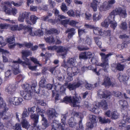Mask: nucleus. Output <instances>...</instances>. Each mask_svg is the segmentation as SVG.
I'll return each mask as SVG.
<instances>
[{
    "label": "nucleus",
    "mask_w": 130,
    "mask_h": 130,
    "mask_svg": "<svg viewBox=\"0 0 130 130\" xmlns=\"http://www.w3.org/2000/svg\"><path fill=\"white\" fill-rule=\"evenodd\" d=\"M37 85L36 83L33 84L31 86L28 84H26L23 87L25 91L21 90L20 91V96L22 97L24 99L26 100H29L31 99L32 93L33 92L38 94L40 93L41 94L45 95L44 91L42 93H40V91L39 90L37 91H36L35 88Z\"/></svg>",
    "instance_id": "f257e3e1"
},
{
    "label": "nucleus",
    "mask_w": 130,
    "mask_h": 130,
    "mask_svg": "<svg viewBox=\"0 0 130 130\" xmlns=\"http://www.w3.org/2000/svg\"><path fill=\"white\" fill-rule=\"evenodd\" d=\"M66 115H62L61 117V122L59 124L58 121L54 120L52 125L51 130H66L65 128Z\"/></svg>",
    "instance_id": "f03ea898"
},
{
    "label": "nucleus",
    "mask_w": 130,
    "mask_h": 130,
    "mask_svg": "<svg viewBox=\"0 0 130 130\" xmlns=\"http://www.w3.org/2000/svg\"><path fill=\"white\" fill-rule=\"evenodd\" d=\"M79 72V70L76 66L68 68L67 73L68 77H67V81L70 82L72 80V77L77 75Z\"/></svg>",
    "instance_id": "7ed1b4c3"
},
{
    "label": "nucleus",
    "mask_w": 130,
    "mask_h": 130,
    "mask_svg": "<svg viewBox=\"0 0 130 130\" xmlns=\"http://www.w3.org/2000/svg\"><path fill=\"white\" fill-rule=\"evenodd\" d=\"M63 99L64 102L66 103H69L72 106L79 107L81 98H77L76 95L75 96H73L72 99H71V97H66Z\"/></svg>",
    "instance_id": "20e7f679"
},
{
    "label": "nucleus",
    "mask_w": 130,
    "mask_h": 130,
    "mask_svg": "<svg viewBox=\"0 0 130 130\" xmlns=\"http://www.w3.org/2000/svg\"><path fill=\"white\" fill-rule=\"evenodd\" d=\"M100 55L101 57V59L103 63H101L100 66L103 67V69L105 72H107V69L108 68L109 65L108 63L107 58L109 56L112 55L111 53H109L107 55H105L104 53H100ZM99 65H97L98 66Z\"/></svg>",
    "instance_id": "39448f33"
},
{
    "label": "nucleus",
    "mask_w": 130,
    "mask_h": 130,
    "mask_svg": "<svg viewBox=\"0 0 130 130\" xmlns=\"http://www.w3.org/2000/svg\"><path fill=\"white\" fill-rule=\"evenodd\" d=\"M36 112L37 114L40 115L42 117L41 122L42 123V129L40 128L42 130L45 129L49 125V124L47 122V121L46 119L44 117L43 114L45 112V110L42 109H41L38 107L36 108Z\"/></svg>",
    "instance_id": "423d86ee"
},
{
    "label": "nucleus",
    "mask_w": 130,
    "mask_h": 130,
    "mask_svg": "<svg viewBox=\"0 0 130 130\" xmlns=\"http://www.w3.org/2000/svg\"><path fill=\"white\" fill-rule=\"evenodd\" d=\"M48 49L49 50H56L58 53H61V55L62 56V58H64L66 54L68 49L61 46L58 47L56 46H49L48 47Z\"/></svg>",
    "instance_id": "0eeeda50"
},
{
    "label": "nucleus",
    "mask_w": 130,
    "mask_h": 130,
    "mask_svg": "<svg viewBox=\"0 0 130 130\" xmlns=\"http://www.w3.org/2000/svg\"><path fill=\"white\" fill-rule=\"evenodd\" d=\"M31 118L34 121V123L29 126L28 128L30 130H33L30 129L31 127L33 128L35 130H42L39 129V126L38 124V122L39 116L36 114H32L30 116Z\"/></svg>",
    "instance_id": "6e6552de"
},
{
    "label": "nucleus",
    "mask_w": 130,
    "mask_h": 130,
    "mask_svg": "<svg viewBox=\"0 0 130 130\" xmlns=\"http://www.w3.org/2000/svg\"><path fill=\"white\" fill-rule=\"evenodd\" d=\"M23 29L24 31L23 32L24 34H27L33 35V34L31 33V27H29L28 26L24 25L22 24H20L19 26H18V30L20 31Z\"/></svg>",
    "instance_id": "1a4fd4ad"
},
{
    "label": "nucleus",
    "mask_w": 130,
    "mask_h": 130,
    "mask_svg": "<svg viewBox=\"0 0 130 130\" xmlns=\"http://www.w3.org/2000/svg\"><path fill=\"white\" fill-rule=\"evenodd\" d=\"M77 63L76 59L74 58H69L66 62L64 60L62 63L61 66L62 67L67 68L69 66H75Z\"/></svg>",
    "instance_id": "9d476101"
},
{
    "label": "nucleus",
    "mask_w": 130,
    "mask_h": 130,
    "mask_svg": "<svg viewBox=\"0 0 130 130\" xmlns=\"http://www.w3.org/2000/svg\"><path fill=\"white\" fill-rule=\"evenodd\" d=\"M13 62L16 65V67L15 66H14L12 68V70L14 74L16 75L20 72V71L19 69V64L21 63L23 66H24V63L19 59L17 61H13Z\"/></svg>",
    "instance_id": "9b49d317"
},
{
    "label": "nucleus",
    "mask_w": 130,
    "mask_h": 130,
    "mask_svg": "<svg viewBox=\"0 0 130 130\" xmlns=\"http://www.w3.org/2000/svg\"><path fill=\"white\" fill-rule=\"evenodd\" d=\"M115 12L116 14L119 15V16L123 18H125L127 16V14L125 9L121 7L117 8L115 9Z\"/></svg>",
    "instance_id": "f8f14e48"
},
{
    "label": "nucleus",
    "mask_w": 130,
    "mask_h": 130,
    "mask_svg": "<svg viewBox=\"0 0 130 130\" xmlns=\"http://www.w3.org/2000/svg\"><path fill=\"white\" fill-rule=\"evenodd\" d=\"M96 117L94 115H90L89 116V119L91 122L87 123V126L89 128H92L96 125Z\"/></svg>",
    "instance_id": "ddd939ff"
},
{
    "label": "nucleus",
    "mask_w": 130,
    "mask_h": 130,
    "mask_svg": "<svg viewBox=\"0 0 130 130\" xmlns=\"http://www.w3.org/2000/svg\"><path fill=\"white\" fill-rule=\"evenodd\" d=\"M85 26L86 28L90 29H93V33L95 35H102L104 34L102 31L101 29L99 28L94 27L92 25H88L87 24H85Z\"/></svg>",
    "instance_id": "4468645a"
},
{
    "label": "nucleus",
    "mask_w": 130,
    "mask_h": 130,
    "mask_svg": "<svg viewBox=\"0 0 130 130\" xmlns=\"http://www.w3.org/2000/svg\"><path fill=\"white\" fill-rule=\"evenodd\" d=\"M118 78L120 82H123L124 84H126L129 78L128 75L119 74L117 75Z\"/></svg>",
    "instance_id": "2eb2a0df"
},
{
    "label": "nucleus",
    "mask_w": 130,
    "mask_h": 130,
    "mask_svg": "<svg viewBox=\"0 0 130 130\" xmlns=\"http://www.w3.org/2000/svg\"><path fill=\"white\" fill-rule=\"evenodd\" d=\"M110 95V92L108 91H104L99 90L98 93V96L101 98H107Z\"/></svg>",
    "instance_id": "dca6fc26"
},
{
    "label": "nucleus",
    "mask_w": 130,
    "mask_h": 130,
    "mask_svg": "<svg viewBox=\"0 0 130 130\" xmlns=\"http://www.w3.org/2000/svg\"><path fill=\"white\" fill-rule=\"evenodd\" d=\"M29 16V14L28 12H24L20 13L18 18V20L20 22H23L24 19H25L26 20H27Z\"/></svg>",
    "instance_id": "f3484780"
},
{
    "label": "nucleus",
    "mask_w": 130,
    "mask_h": 130,
    "mask_svg": "<svg viewBox=\"0 0 130 130\" xmlns=\"http://www.w3.org/2000/svg\"><path fill=\"white\" fill-rule=\"evenodd\" d=\"M47 115L49 118L50 119L54 118L58 116V114L56 112L54 109L51 108L48 110Z\"/></svg>",
    "instance_id": "a211bd4d"
},
{
    "label": "nucleus",
    "mask_w": 130,
    "mask_h": 130,
    "mask_svg": "<svg viewBox=\"0 0 130 130\" xmlns=\"http://www.w3.org/2000/svg\"><path fill=\"white\" fill-rule=\"evenodd\" d=\"M111 7L107 2H105L103 3L102 5H101L99 8V10L100 11H105L109 9Z\"/></svg>",
    "instance_id": "6ab92c4d"
},
{
    "label": "nucleus",
    "mask_w": 130,
    "mask_h": 130,
    "mask_svg": "<svg viewBox=\"0 0 130 130\" xmlns=\"http://www.w3.org/2000/svg\"><path fill=\"white\" fill-rule=\"evenodd\" d=\"M94 105V104L93 106L91 105V104H89L88 102L86 101L84 102V106L87 107L90 110L95 113H96V110H97L96 108L98 107V106H96L95 107V106H93Z\"/></svg>",
    "instance_id": "aec40b11"
},
{
    "label": "nucleus",
    "mask_w": 130,
    "mask_h": 130,
    "mask_svg": "<svg viewBox=\"0 0 130 130\" xmlns=\"http://www.w3.org/2000/svg\"><path fill=\"white\" fill-rule=\"evenodd\" d=\"M94 105L95 107L96 106H98V107L96 108L97 110H96V112L99 106L101 107L103 109H107L108 108V105L105 100H103L100 102L99 103L98 105L96 104L95 103H94Z\"/></svg>",
    "instance_id": "412c9836"
},
{
    "label": "nucleus",
    "mask_w": 130,
    "mask_h": 130,
    "mask_svg": "<svg viewBox=\"0 0 130 130\" xmlns=\"http://www.w3.org/2000/svg\"><path fill=\"white\" fill-rule=\"evenodd\" d=\"M7 8L5 6L4 7V9L6 13L9 14H12L13 15H15L18 12V10L15 8H12L11 10H9L7 9Z\"/></svg>",
    "instance_id": "4be33fe9"
},
{
    "label": "nucleus",
    "mask_w": 130,
    "mask_h": 130,
    "mask_svg": "<svg viewBox=\"0 0 130 130\" xmlns=\"http://www.w3.org/2000/svg\"><path fill=\"white\" fill-rule=\"evenodd\" d=\"M21 124L22 125V127L23 128H28L29 130H30L28 128L30 126H29V122L27 121L25 118L21 119ZM30 129L33 130H35L34 128H33L31 127Z\"/></svg>",
    "instance_id": "5701e85b"
},
{
    "label": "nucleus",
    "mask_w": 130,
    "mask_h": 130,
    "mask_svg": "<svg viewBox=\"0 0 130 130\" xmlns=\"http://www.w3.org/2000/svg\"><path fill=\"white\" fill-rule=\"evenodd\" d=\"M26 59H25V61L23 62L24 63V66L25 65H27L28 66V68L30 70L32 71L36 70L37 66H31V63L30 60L27 58H26Z\"/></svg>",
    "instance_id": "b1692460"
},
{
    "label": "nucleus",
    "mask_w": 130,
    "mask_h": 130,
    "mask_svg": "<svg viewBox=\"0 0 130 130\" xmlns=\"http://www.w3.org/2000/svg\"><path fill=\"white\" fill-rule=\"evenodd\" d=\"M30 19L31 22L27 20H26V22L28 24L31 25L36 23L37 20L38 19V18L36 16L32 15L30 16Z\"/></svg>",
    "instance_id": "393cba45"
},
{
    "label": "nucleus",
    "mask_w": 130,
    "mask_h": 130,
    "mask_svg": "<svg viewBox=\"0 0 130 130\" xmlns=\"http://www.w3.org/2000/svg\"><path fill=\"white\" fill-rule=\"evenodd\" d=\"M23 2L22 1H20L19 2H17L14 1H11L10 3L9 2H7L5 3V5H8L10 6L11 4H12L14 6L18 7L21 6L22 5Z\"/></svg>",
    "instance_id": "a878e982"
},
{
    "label": "nucleus",
    "mask_w": 130,
    "mask_h": 130,
    "mask_svg": "<svg viewBox=\"0 0 130 130\" xmlns=\"http://www.w3.org/2000/svg\"><path fill=\"white\" fill-rule=\"evenodd\" d=\"M7 41L9 43L8 47L10 48H14L16 45V44H13L14 42V40L13 37H12L8 39Z\"/></svg>",
    "instance_id": "bb28decb"
},
{
    "label": "nucleus",
    "mask_w": 130,
    "mask_h": 130,
    "mask_svg": "<svg viewBox=\"0 0 130 130\" xmlns=\"http://www.w3.org/2000/svg\"><path fill=\"white\" fill-rule=\"evenodd\" d=\"M79 42L80 43H83L85 44H87L89 45H90L91 43V41L90 39L88 37H87L84 39H80Z\"/></svg>",
    "instance_id": "cd10ccee"
},
{
    "label": "nucleus",
    "mask_w": 130,
    "mask_h": 130,
    "mask_svg": "<svg viewBox=\"0 0 130 130\" xmlns=\"http://www.w3.org/2000/svg\"><path fill=\"white\" fill-rule=\"evenodd\" d=\"M15 88L14 85H10L5 89L6 92L11 94H13L15 91Z\"/></svg>",
    "instance_id": "c85d7f7f"
},
{
    "label": "nucleus",
    "mask_w": 130,
    "mask_h": 130,
    "mask_svg": "<svg viewBox=\"0 0 130 130\" xmlns=\"http://www.w3.org/2000/svg\"><path fill=\"white\" fill-rule=\"evenodd\" d=\"M67 88V84L66 83V84L65 85H63L61 86L59 84L57 83V86H56V91H57L60 89V92H63L65 91Z\"/></svg>",
    "instance_id": "c756f323"
},
{
    "label": "nucleus",
    "mask_w": 130,
    "mask_h": 130,
    "mask_svg": "<svg viewBox=\"0 0 130 130\" xmlns=\"http://www.w3.org/2000/svg\"><path fill=\"white\" fill-rule=\"evenodd\" d=\"M66 33L69 32L68 35V37L70 38L75 32V29L74 28H72L68 29L66 31Z\"/></svg>",
    "instance_id": "7c9ffc66"
},
{
    "label": "nucleus",
    "mask_w": 130,
    "mask_h": 130,
    "mask_svg": "<svg viewBox=\"0 0 130 130\" xmlns=\"http://www.w3.org/2000/svg\"><path fill=\"white\" fill-rule=\"evenodd\" d=\"M103 84L105 85L106 86H109L111 85L110 78L108 76H106L104 78V82Z\"/></svg>",
    "instance_id": "2f4dec72"
},
{
    "label": "nucleus",
    "mask_w": 130,
    "mask_h": 130,
    "mask_svg": "<svg viewBox=\"0 0 130 130\" xmlns=\"http://www.w3.org/2000/svg\"><path fill=\"white\" fill-rule=\"evenodd\" d=\"M115 9L113 10L110 14L108 17L106 19H108L109 20V21L110 22L111 21L114 20V19L115 17V15L116 14V12H115Z\"/></svg>",
    "instance_id": "473e14b6"
},
{
    "label": "nucleus",
    "mask_w": 130,
    "mask_h": 130,
    "mask_svg": "<svg viewBox=\"0 0 130 130\" xmlns=\"http://www.w3.org/2000/svg\"><path fill=\"white\" fill-rule=\"evenodd\" d=\"M31 32L33 34V35H30L31 36H41L43 35V32L41 30H38L33 32L32 31V28L31 27Z\"/></svg>",
    "instance_id": "72a5a7b5"
},
{
    "label": "nucleus",
    "mask_w": 130,
    "mask_h": 130,
    "mask_svg": "<svg viewBox=\"0 0 130 130\" xmlns=\"http://www.w3.org/2000/svg\"><path fill=\"white\" fill-rule=\"evenodd\" d=\"M69 124L70 126L72 128L75 127L76 125V123L73 117H71L69 121Z\"/></svg>",
    "instance_id": "f704fd0d"
},
{
    "label": "nucleus",
    "mask_w": 130,
    "mask_h": 130,
    "mask_svg": "<svg viewBox=\"0 0 130 130\" xmlns=\"http://www.w3.org/2000/svg\"><path fill=\"white\" fill-rule=\"evenodd\" d=\"M120 105L124 109L127 110L128 107L127 102L126 101L120 100L119 101Z\"/></svg>",
    "instance_id": "c9c22d12"
},
{
    "label": "nucleus",
    "mask_w": 130,
    "mask_h": 130,
    "mask_svg": "<svg viewBox=\"0 0 130 130\" xmlns=\"http://www.w3.org/2000/svg\"><path fill=\"white\" fill-rule=\"evenodd\" d=\"M123 119V120L121 122L123 126H124V124L127 122H130V115L125 116Z\"/></svg>",
    "instance_id": "e433bc0d"
},
{
    "label": "nucleus",
    "mask_w": 130,
    "mask_h": 130,
    "mask_svg": "<svg viewBox=\"0 0 130 130\" xmlns=\"http://www.w3.org/2000/svg\"><path fill=\"white\" fill-rule=\"evenodd\" d=\"M0 52L3 54V61L4 62H6L8 61L7 58L4 56V55H6L9 53L8 51L3 49L0 48Z\"/></svg>",
    "instance_id": "4c0bfd02"
},
{
    "label": "nucleus",
    "mask_w": 130,
    "mask_h": 130,
    "mask_svg": "<svg viewBox=\"0 0 130 130\" xmlns=\"http://www.w3.org/2000/svg\"><path fill=\"white\" fill-rule=\"evenodd\" d=\"M19 47H25L27 48H30L32 46V44L30 43L24 42L23 44H17Z\"/></svg>",
    "instance_id": "58836bf2"
},
{
    "label": "nucleus",
    "mask_w": 130,
    "mask_h": 130,
    "mask_svg": "<svg viewBox=\"0 0 130 130\" xmlns=\"http://www.w3.org/2000/svg\"><path fill=\"white\" fill-rule=\"evenodd\" d=\"M67 14L70 17H74L75 16H79V14L75 13L72 10H70L67 12Z\"/></svg>",
    "instance_id": "ea45409f"
},
{
    "label": "nucleus",
    "mask_w": 130,
    "mask_h": 130,
    "mask_svg": "<svg viewBox=\"0 0 130 130\" xmlns=\"http://www.w3.org/2000/svg\"><path fill=\"white\" fill-rule=\"evenodd\" d=\"M45 34L46 35H48L51 34L52 33H59V31L53 28L49 30L45 29Z\"/></svg>",
    "instance_id": "a19ab883"
},
{
    "label": "nucleus",
    "mask_w": 130,
    "mask_h": 130,
    "mask_svg": "<svg viewBox=\"0 0 130 130\" xmlns=\"http://www.w3.org/2000/svg\"><path fill=\"white\" fill-rule=\"evenodd\" d=\"M22 57L24 60L26 59V57L30 55L31 54V53L29 51H23L22 52Z\"/></svg>",
    "instance_id": "79ce46f5"
},
{
    "label": "nucleus",
    "mask_w": 130,
    "mask_h": 130,
    "mask_svg": "<svg viewBox=\"0 0 130 130\" xmlns=\"http://www.w3.org/2000/svg\"><path fill=\"white\" fill-rule=\"evenodd\" d=\"M23 101V99L21 98L16 97H15L14 105H19Z\"/></svg>",
    "instance_id": "37998d69"
},
{
    "label": "nucleus",
    "mask_w": 130,
    "mask_h": 130,
    "mask_svg": "<svg viewBox=\"0 0 130 130\" xmlns=\"http://www.w3.org/2000/svg\"><path fill=\"white\" fill-rule=\"evenodd\" d=\"M116 57L117 59L118 60H119L121 61H122L121 62L122 63L123 62L127 60L126 59H123V57L122 56L121 54L117 55H116ZM127 60L128 61L130 60V56L128 59H127Z\"/></svg>",
    "instance_id": "c03bdc74"
},
{
    "label": "nucleus",
    "mask_w": 130,
    "mask_h": 130,
    "mask_svg": "<svg viewBox=\"0 0 130 130\" xmlns=\"http://www.w3.org/2000/svg\"><path fill=\"white\" fill-rule=\"evenodd\" d=\"M44 38L46 42L49 43H54L55 41V40L52 36L48 38L45 37Z\"/></svg>",
    "instance_id": "a18cd8bd"
},
{
    "label": "nucleus",
    "mask_w": 130,
    "mask_h": 130,
    "mask_svg": "<svg viewBox=\"0 0 130 130\" xmlns=\"http://www.w3.org/2000/svg\"><path fill=\"white\" fill-rule=\"evenodd\" d=\"M29 116V113L27 110L26 108L24 109L22 115V117L21 119L25 118L28 117Z\"/></svg>",
    "instance_id": "49530a36"
},
{
    "label": "nucleus",
    "mask_w": 130,
    "mask_h": 130,
    "mask_svg": "<svg viewBox=\"0 0 130 130\" xmlns=\"http://www.w3.org/2000/svg\"><path fill=\"white\" fill-rule=\"evenodd\" d=\"M72 114L74 116L77 117L81 119H82L84 117L83 114L82 113L73 112H72Z\"/></svg>",
    "instance_id": "de8ad7c7"
},
{
    "label": "nucleus",
    "mask_w": 130,
    "mask_h": 130,
    "mask_svg": "<svg viewBox=\"0 0 130 130\" xmlns=\"http://www.w3.org/2000/svg\"><path fill=\"white\" fill-rule=\"evenodd\" d=\"M99 121L102 123H109L110 121L109 119H106L105 118H99Z\"/></svg>",
    "instance_id": "09e8293b"
},
{
    "label": "nucleus",
    "mask_w": 130,
    "mask_h": 130,
    "mask_svg": "<svg viewBox=\"0 0 130 130\" xmlns=\"http://www.w3.org/2000/svg\"><path fill=\"white\" fill-rule=\"evenodd\" d=\"M98 84L96 83L93 85H92L90 84L87 83L85 85V86L87 89L90 90L92 88L96 87Z\"/></svg>",
    "instance_id": "8fccbe9b"
},
{
    "label": "nucleus",
    "mask_w": 130,
    "mask_h": 130,
    "mask_svg": "<svg viewBox=\"0 0 130 130\" xmlns=\"http://www.w3.org/2000/svg\"><path fill=\"white\" fill-rule=\"evenodd\" d=\"M45 78L43 77H42L41 80L39 83L40 86L42 87H45Z\"/></svg>",
    "instance_id": "3c124183"
},
{
    "label": "nucleus",
    "mask_w": 130,
    "mask_h": 130,
    "mask_svg": "<svg viewBox=\"0 0 130 130\" xmlns=\"http://www.w3.org/2000/svg\"><path fill=\"white\" fill-rule=\"evenodd\" d=\"M102 16V15L100 14L98 16L96 14H94L93 15V20L94 21H96L100 20Z\"/></svg>",
    "instance_id": "603ef678"
},
{
    "label": "nucleus",
    "mask_w": 130,
    "mask_h": 130,
    "mask_svg": "<svg viewBox=\"0 0 130 130\" xmlns=\"http://www.w3.org/2000/svg\"><path fill=\"white\" fill-rule=\"evenodd\" d=\"M109 23L110 22L109 21L108 19H106L104 22L101 23V25L102 27L107 28L108 26Z\"/></svg>",
    "instance_id": "864d4df0"
},
{
    "label": "nucleus",
    "mask_w": 130,
    "mask_h": 130,
    "mask_svg": "<svg viewBox=\"0 0 130 130\" xmlns=\"http://www.w3.org/2000/svg\"><path fill=\"white\" fill-rule=\"evenodd\" d=\"M60 8L62 11L64 12L67 11L68 9V8L66 6V4L64 3L62 4L60 6Z\"/></svg>",
    "instance_id": "5fc2aeb1"
},
{
    "label": "nucleus",
    "mask_w": 130,
    "mask_h": 130,
    "mask_svg": "<svg viewBox=\"0 0 130 130\" xmlns=\"http://www.w3.org/2000/svg\"><path fill=\"white\" fill-rule=\"evenodd\" d=\"M124 65L121 64L119 63L117 64L116 68L118 70L120 71H122L124 70Z\"/></svg>",
    "instance_id": "6e6d98bb"
},
{
    "label": "nucleus",
    "mask_w": 130,
    "mask_h": 130,
    "mask_svg": "<svg viewBox=\"0 0 130 130\" xmlns=\"http://www.w3.org/2000/svg\"><path fill=\"white\" fill-rule=\"evenodd\" d=\"M111 118L113 119H116L118 118L119 116V114L116 111H115L111 113Z\"/></svg>",
    "instance_id": "4d7b16f0"
},
{
    "label": "nucleus",
    "mask_w": 130,
    "mask_h": 130,
    "mask_svg": "<svg viewBox=\"0 0 130 130\" xmlns=\"http://www.w3.org/2000/svg\"><path fill=\"white\" fill-rule=\"evenodd\" d=\"M97 4H94L91 3L90 4V6L94 11H96L98 9V5Z\"/></svg>",
    "instance_id": "13d9d810"
},
{
    "label": "nucleus",
    "mask_w": 130,
    "mask_h": 130,
    "mask_svg": "<svg viewBox=\"0 0 130 130\" xmlns=\"http://www.w3.org/2000/svg\"><path fill=\"white\" fill-rule=\"evenodd\" d=\"M12 128L14 130H22L21 125L19 123H16Z\"/></svg>",
    "instance_id": "bf43d9fd"
},
{
    "label": "nucleus",
    "mask_w": 130,
    "mask_h": 130,
    "mask_svg": "<svg viewBox=\"0 0 130 130\" xmlns=\"http://www.w3.org/2000/svg\"><path fill=\"white\" fill-rule=\"evenodd\" d=\"M30 59L31 61L35 64H38L39 66H42V65L39 63V61L37 60L36 58L33 57H30Z\"/></svg>",
    "instance_id": "052dcab7"
},
{
    "label": "nucleus",
    "mask_w": 130,
    "mask_h": 130,
    "mask_svg": "<svg viewBox=\"0 0 130 130\" xmlns=\"http://www.w3.org/2000/svg\"><path fill=\"white\" fill-rule=\"evenodd\" d=\"M119 26L121 29L123 30H125L127 28V24L125 22H122L119 25Z\"/></svg>",
    "instance_id": "680f3d73"
},
{
    "label": "nucleus",
    "mask_w": 130,
    "mask_h": 130,
    "mask_svg": "<svg viewBox=\"0 0 130 130\" xmlns=\"http://www.w3.org/2000/svg\"><path fill=\"white\" fill-rule=\"evenodd\" d=\"M79 58L84 59H87L86 52L81 53L79 55Z\"/></svg>",
    "instance_id": "e2e57ef3"
},
{
    "label": "nucleus",
    "mask_w": 130,
    "mask_h": 130,
    "mask_svg": "<svg viewBox=\"0 0 130 130\" xmlns=\"http://www.w3.org/2000/svg\"><path fill=\"white\" fill-rule=\"evenodd\" d=\"M6 106V104L3 101L2 98H0V108H2L3 109L5 108Z\"/></svg>",
    "instance_id": "0e129e2a"
},
{
    "label": "nucleus",
    "mask_w": 130,
    "mask_h": 130,
    "mask_svg": "<svg viewBox=\"0 0 130 130\" xmlns=\"http://www.w3.org/2000/svg\"><path fill=\"white\" fill-rule=\"evenodd\" d=\"M110 22L109 24H110V26L111 28L115 29V28L117 26V23L114 21H111Z\"/></svg>",
    "instance_id": "69168bd1"
},
{
    "label": "nucleus",
    "mask_w": 130,
    "mask_h": 130,
    "mask_svg": "<svg viewBox=\"0 0 130 130\" xmlns=\"http://www.w3.org/2000/svg\"><path fill=\"white\" fill-rule=\"evenodd\" d=\"M67 88H68L70 90H72L75 88L74 84L69 83L67 84Z\"/></svg>",
    "instance_id": "338daca9"
},
{
    "label": "nucleus",
    "mask_w": 130,
    "mask_h": 130,
    "mask_svg": "<svg viewBox=\"0 0 130 130\" xmlns=\"http://www.w3.org/2000/svg\"><path fill=\"white\" fill-rule=\"evenodd\" d=\"M9 25L8 24H0V29H7L9 26Z\"/></svg>",
    "instance_id": "774afa93"
}]
</instances>
